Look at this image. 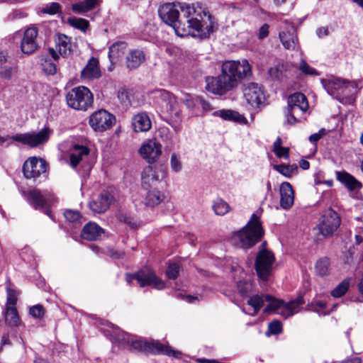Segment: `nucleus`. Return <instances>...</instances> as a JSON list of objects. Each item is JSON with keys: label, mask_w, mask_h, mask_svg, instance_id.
<instances>
[{"label": "nucleus", "mask_w": 363, "mask_h": 363, "mask_svg": "<svg viewBox=\"0 0 363 363\" xmlns=\"http://www.w3.org/2000/svg\"><path fill=\"white\" fill-rule=\"evenodd\" d=\"M158 13L162 21L182 38L191 35L205 38L214 30L213 18L201 8L167 3L160 6Z\"/></svg>", "instance_id": "nucleus-1"}, {"label": "nucleus", "mask_w": 363, "mask_h": 363, "mask_svg": "<svg viewBox=\"0 0 363 363\" xmlns=\"http://www.w3.org/2000/svg\"><path fill=\"white\" fill-rule=\"evenodd\" d=\"M252 73V67L247 60L225 62L221 74L207 80L206 89L216 94H225L236 87L243 79L250 77Z\"/></svg>", "instance_id": "nucleus-2"}, {"label": "nucleus", "mask_w": 363, "mask_h": 363, "mask_svg": "<svg viewBox=\"0 0 363 363\" xmlns=\"http://www.w3.org/2000/svg\"><path fill=\"white\" fill-rule=\"evenodd\" d=\"M264 235L259 217L253 213L246 225L232 237L235 245L248 248L259 242Z\"/></svg>", "instance_id": "nucleus-3"}, {"label": "nucleus", "mask_w": 363, "mask_h": 363, "mask_svg": "<svg viewBox=\"0 0 363 363\" xmlns=\"http://www.w3.org/2000/svg\"><path fill=\"white\" fill-rule=\"evenodd\" d=\"M264 299L267 303V306L264 309V313L277 312L285 318L297 313L304 303L303 299L301 297L288 303L274 298L269 295H265Z\"/></svg>", "instance_id": "nucleus-4"}, {"label": "nucleus", "mask_w": 363, "mask_h": 363, "mask_svg": "<svg viewBox=\"0 0 363 363\" xmlns=\"http://www.w3.org/2000/svg\"><path fill=\"white\" fill-rule=\"evenodd\" d=\"M93 94L86 86H79L69 90L66 94L69 107L78 111H86L93 104Z\"/></svg>", "instance_id": "nucleus-5"}, {"label": "nucleus", "mask_w": 363, "mask_h": 363, "mask_svg": "<svg viewBox=\"0 0 363 363\" xmlns=\"http://www.w3.org/2000/svg\"><path fill=\"white\" fill-rule=\"evenodd\" d=\"M50 134V129L45 128L38 133L32 132L18 133L13 136H0V145H4L6 142H9V144H11L12 141H16L30 147H36L45 143L48 140Z\"/></svg>", "instance_id": "nucleus-6"}, {"label": "nucleus", "mask_w": 363, "mask_h": 363, "mask_svg": "<svg viewBox=\"0 0 363 363\" xmlns=\"http://www.w3.org/2000/svg\"><path fill=\"white\" fill-rule=\"evenodd\" d=\"M275 257L272 251L267 249H261L256 257L255 269L258 277L267 281L273 269Z\"/></svg>", "instance_id": "nucleus-7"}, {"label": "nucleus", "mask_w": 363, "mask_h": 363, "mask_svg": "<svg viewBox=\"0 0 363 363\" xmlns=\"http://www.w3.org/2000/svg\"><path fill=\"white\" fill-rule=\"evenodd\" d=\"M288 107L289 111L286 113V120L289 124L292 125L298 121L296 118L298 111L305 113L308 109V99L303 94L296 92L289 97Z\"/></svg>", "instance_id": "nucleus-8"}, {"label": "nucleus", "mask_w": 363, "mask_h": 363, "mask_svg": "<svg viewBox=\"0 0 363 363\" xmlns=\"http://www.w3.org/2000/svg\"><path fill=\"white\" fill-rule=\"evenodd\" d=\"M112 330L110 335L113 339L119 343L126 344L130 351L134 352H145V340L133 337L121 330L118 327L111 325Z\"/></svg>", "instance_id": "nucleus-9"}, {"label": "nucleus", "mask_w": 363, "mask_h": 363, "mask_svg": "<svg viewBox=\"0 0 363 363\" xmlns=\"http://www.w3.org/2000/svg\"><path fill=\"white\" fill-rule=\"evenodd\" d=\"M133 279L136 280L141 287L152 285L158 290L165 288L164 282L149 268L143 269L136 273L127 275L128 282L130 283Z\"/></svg>", "instance_id": "nucleus-10"}, {"label": "nucleus", "mask_w": 363, "mask_h": 363, "mask_svg": "<svg viewBox=\"0 0 363 363\" xmlns=\"http://www.w3.org/2000/svg\"><path fill=\"white\" fill-rule=\"evenodd\" d=\"M341 218L333 209H327L317 225L319 233L324 237L331 236L340 227Z\"/></svg>", "instance_id": "nucleus-11"}, {"label": "nucleus", "mask_w": 363, "mask_h": 363, "mask_svg": "<svg viewBox=\"0 0 363 363\" xmlns=\"http://www.w3.org/2000/svg\"><path fill=\"white\" fill-rule=\"evenodd\" d=\"M26 198L29 203L35 208L43 211L50 218L53 219L50 206L51 195L47 191H41L39 189H33L27 193Z\"/></svg>", "instance_id": "nucleus-12"}, {"label": "nucleus", "mask_w": 363, "mask_h": 363, "mask_svg": "<svg viewBox=\"0 0 363 363\" xmlns=\"http://www.w3.org/2000/svg\"><path fill=\"white\" fill-rule=\"evenodd\" d=\"M89 123L95 131L104 132L113 126L115 117L106 110L101 109L90 116Z\"/></svg>", "instance_id": "nucleus-13"}, {"label": "nucleus", "mask_w": 363, "mask_h": 363, "mask_svg": "<svg viewBox=\"0 0 363 363\" xmlns=\"http://www.w3.org/2000/svg\"><path fill=\"white\" fill-rule=\"evenodd\" d=\"M161 106L175 122H181V111L177 98L169 91L162 90L160 91Z\"/></svg>", "instance_id": "nucleus-14"}, {"label": "nucleus", "mask_w": 363, "mask_h": 363, "mask_svg": "<svg viewBox=\"0 0 363 363\" xmlns=\"http://www.w3.org/2000/svg\"><path fill=\"white\" fill-rule=\"evenodd\" d=\"M279 37L285 49L295 50L299 48L295 26L288 21H284Z\"/></svg>", "instance_id": "nucleus-15"}, {"label": "nucleus", "mask_w": 363, "mask_h": 363, "mask_svg": "<svg viewBox=\"0 0 363 363\" xmlns=\"http://www.w3.org/2000/svg\"><path fill=\"white\" fill-rule=\"evenodd\" d=\"M244 97L251 106L259 107L265 99L262 86L255 82L247 84L243 88Z\"/></svg>", "instance_id": "nucleus-16"}, {"label": "nucleus", "mask_w": 363, "mask_h": 363, "mask_svg": "<svg viewBox=\"0 0 363 363\" xmlns=\"http://www.w3.org/2000/svg\"><path fill=\"white\" fill-rule=\"evenodd\" d=\"M47 163L45 160L37 157H30L25 161L23 166V172L27 179H35L41 174L45 173Z\"/></svg>", "instance_id": "nucleus-17"}, {"label": "nucleus", "mask_w": 363, "mask_h": 363, "mask_svg": "<svg viewBox=\"0 0 363 363\" xmlns=\"http://www.w3.org/2000/svg\"><path fill=\"white\" fill-rule=\"evenodd\" d=\"M139 152L143 159L152 164L161 155L162 145L154 140H149L141 146Z\"/></svg>", "instance_id": "nucleus-18"}, {"label": "nucleus", "mask_w": 363, "mask_h": 363, "mask_svg": "<svg viewBox=\"0 0 363 363\" xmlns=\"http://www.w3.org/2000/svg\"><path fill=\"white\" fill-rule=\"evenodd\" d=\"M38 30L35 26L28 28L21 41V49L25 54H31L38 48L37 36Z\"/></svg>", "instance_id": "nucleus-19"}, {"label": "nucleus", "mask_w": 363, "mask_h": 363, "mask_svg": "<svg viewBox=\"0 0 363 363\" xmlns=\"http://www.w3.org/2000/svg\"><path fill=\"white\" fill-rule=\"evenodd\" d=\"M164 174L162 168L148 166L145 167L141 175L142 185L145 189H147L160 180Z\"/></svg>", "instance_id": "nucleus-20"}, {"label": "nucleus", "mask_w": 363, "mask_h": 363, "mask_svg": "<svg viewBox=\"0 0 363 363\" xmlns=\"http://www.w3.org/2000/svg\"><path fill=\"white\" fill-rule=\"evenodd\" d=\"M280 206L283 209H290L294 203V191L290 183L284 182L279 187Z\"/></svg>", "instance_id": "nucleus-21"}, {"label": "nucleus", "mask_w": 363, "mask_h": 363, "mask_svg": "<svg viewBox=\"0 0 363 363\" xmlns=\"http://www.w3.org/2000/svg\"><path fill=\"white\" fill-rule=\"evenodd\" d=\"M336 179L349 191H352L362 189V184L354 176L345 171L336 172Z\"/></svg>", "instance_id": "nucleus-22"}, {"label": "nucleus", "mask_w": 363, "mask_h": 363, "mask_svg": "<svg viewBox=\"0 0 363 363\" xmlns=\"http://www.w3.org/2000/svg\"><path fill=\"white\" fill-rule=\"evenodd\" d=\"M101 75V72L98 59L94 57H91L81 72L82 78L94 79L99 78Z\"/></svg>", "instance_id": "nucleus-23"}, {"label": "nucleus", "mask_w": 363, "mask_h": 363, "mask_svg": "<svg viewBox=\"0 0 363 363\" xmlns=\"http://www.w3.org/2000/svg\"><path fill=\"white\" fill-rule=\"evenodd\" d=\"M145 61V55L142 50L133 49L129 51L125 57L126 67L135 69Z\"/></svg>", "instance_id": "nucleus-24"}, {"label": "nucleus", "mask_w": 363, "mask_h": 363, "mask_svg": "<svg viewBox=\"0 0 363 363\" xmlns=\"http://www.w3.org/2000/svg\"><path fill=\"white\" fill-rule=\"evenodd\" d=\"M132 126L135 132H146L151 128L152 123L149 116L141 112L133 117Z\"/></svg>", "instance_id": "nucleus-25"}, {"label": "nucleus", "mask_w": 363, "mask_h": 363, "mask_svg": "<svg viewBox=\"0 0 363 363\" xmlns=\"http://www.w3.org/2000/svg\"><path fill=\"white\" fill-rule=\"evenodd\" d=\"M112 199L109 193H103L97 200L89 203V208L95 213H103L109 208Z\"/></svg>", "instance_id": "nucleus-26"}, {"label": "nucleus", "mask_w": 363, "mask_h": 363, "mask_svg": "<svg viewBox=\"0 0 363 363\" xmlns=\"http://www.w3.org/2000/svg\"><path fill=\"white\" fill-rule=\"evenodd\" d=\"M145 353L153 354H164L175 356V352L169 346L160 343L159 341H145Z\"/></svg>", "instance_id": "nucleus-27"}, {"label": "nucleus", "mask_w": 363, "mask_h": 363, "mask_svg": "<svg viewBox=\"0 0 363 363\" xmlns=\"http://www.w3.org/2000/svg\"><path fill=\"white\" fill-rule=\"evenodd\" d=\"M89 154V149L84 145H74L70 150L69 160L72 167H76Z\"/></svg>", "instance_id": "nucleus-28"}, {"label": "nucleus", "mask_w": 363, "mask_h": 363, "mask_svg": "<svg viewBox=\"0 0 363 363\" xmlns=\"http://www.w3.org/2000/svg\"><path fill=\"white\" fill-rule=\"evenodd\" d=\"M56 50L62 57H67L72 52L71 39L64 34H59L55 38Z\"/></svg>", "instance_id": "nucleus-29"}, {"label": "nucleus", "mask_w": 363, "mask_h": 363, "mask_svg": "<svg viewBox=\"0 0 363 363\" xmlns=\"http://www.w3.org/2000/svg\"><path fill=\"white\" fill-rule=\"evenodd\" d=\"M104 233V230L95 223H89L82 229V237L88 240H96Z\"/></svg>", "instance_id": "nucleus-30"}, {"label": "nucleus", "mask_w": 363, "mask_h": 363, "mask_svg": "<svg viewBox=\"0 0 363 363\" xmlns=\"http://www.w3.org/2000/svg\"><path fill=\"white\" fill-rule=\"evenodd\" d=\"M322 82L325 89L331 96H335L337 94L347 83L345 80H342L335 77L323 80Z\"/></svg>", "instance_id": "nucleus-31"}, {"label": "nucleus", "mask_w": 363, "mask_h": 363, "mask_svg": "<svg viewBox=\"0 0 363 363\" xmlns=\"http://www.w3.org/2000/svg\"><path fill=\"white\" fill-rule=\"evenodd\" d=\"M213 115L218 116L225 121H235L243 124H246L247 123V119L243 115L232 110H219L213 112Z\"/></svg>", "instance_id": "nucleus-32"}, {"label": "nucleus", "mask_w": 363, "mask_h": 363, "mask_svg": "<svg viewBox=\"0 0 363 363\" xmlns=\"http://www.w3.org/2000/svg\"><path fill=\"white\" fill-rule=\"evenodd\" d=\"M127 47L126 43L117 42L109 48L108 58L112 64L116 63L123 56Z\"/></svg>", "instance_id": "nucleus-33"}, {"label": "nucleus", "mask_w": 363, "mask_h": 363, "mask_svg": "<svg viewBox=\"0 0 363 363\" xmlns=\"http://www.w3.org/2000/svg\"><path fill=\"white\" fill-rule=\"evenodd\" d=\"M101 0H83L72 5V10L77 13L88 12L101 3Z\"/></svg>", "instance_id": "nucleus-34"}, {"label": "nucleus", "mask_w": 363, "mask_h": 363, "mask_svg": "<svg viewBox=\"0 0 363 363\" xmlns=\"http://www.w3.org/2000/svg\"><path fill=\"white\" fill-rule=\"evenodd\" d=\"M164 199V194L154 189L147 191L145 199V204L147 206L154 207L160 203Z\"/></svg>", "instance_id": "nucleus-35"}, {"label": "nucleus", "mask_w": 363, "mask_h": 363, "mask_svg": "<svg viewBox=\"0 0 363 363\" xmlns=\"http://www.w3.org/2000/svg\"><path fill=\"white\" fill-rule=\"evenodd\" d=\"M316 275L320 277L328 276L330 272V262L328 257L319 259L315 265Z\"/></svg>", "instance_id": "nucleus-36"}, {"label": "nucleus", "mask_w": 363, "mask_h": 363, "mask_svg": "<svg viewBox=\"0 0 363 363\" xmlns=\"http://www.w3.org/2000/svg\"><path fill=\"white\" fill-rule=\"evenodd\" d=\"M265 295L255 294L249 297L247 304L252 307L253 311L250 314L251 315H255L257 314L260 308L263 306L265 302Z\"/></svg>", "instance_id": "nucleus-37"}, {"label": "nucleus", "mask_w": 363, "mask_h": 363, "mask_svg": "<svg viewBox=\"0 0 363 363\" xmlns=\"http://www.w3.org/2000/svg\"><path fill=\"white\" fill-rule=\"evenodd\" d=\"M282 140L278 137L273 144V152L277 157L287 159L289 156V150L281 146Z\"/></svg>", "instance_id": "nucleus-38"}, {"label": "nucleus", "mask_w": 363, "mask_h": 363, "mask_svg": "<svg viewBox=\"0 0 363 363\" xmlns=\"http://www.w3.org/2000/svg\"><path fill=\"white\" fill-rule=\"evenodd\" d=\"M212 208L215 213L218 216L226 214L230 209L229 204L221 199L216 200Z\"/></svg>", "instance_id": "nucleus-39"}, {"label": "nucleus", "mask_w": 363, "mask_h": 363, "mask_svg": "<svg viewBox=\"0 0 363 363\" xmlns=\"http://www.w3.org/2000/svg\"><path fill=\"white\" fill-rule=\"evenodd\" d=\"M274 169L281 174L286 177H291L298 170V167L296 164L286 165V164H275Z\"/></svg>", "instance_id": "nucleus-40"}, {"label": "nucleus", "mask_w": 363, "mask_h": 363, "mask_svg": "<svg viewBox=\"0 0 363 363\" xmlns=\"http://www.w3.org/2000/svg\"><path fill=\"white\" fill-rule=\"evenodd\" d=\"M5 320L11 326H16L19 321V317L16 307L6 308Z\"/></svg>", "instance_id": "nucleus-41"}, {"label": "nucleus", "mask_w": 363, "mask_h": 363, "mask_svg": "<svg viewBox=\"0 0 363 363\" xmlns=\"http://www.w3.org/2000/svg\"><path fill=\"white\" fill-rule=\"evenodd\" d=\"M238 293L242 297H247L252 291L253 285L250 280H241L237 284Z\"/></svg>", "instance_id": "nucleus-42"}, {"label": "nucleus", "mask_w": 363, "mask_h": 363, "mask_svg": "<svg viewBox=\"0 0 363 363\" xmlns=\"http://www.w3.org/2000/svg\"><path fill=\"white\" fill-rule=\"evenodd\" d=\"M349 287L350 279H345L331 291V295L335 298H340L346 294Z\"/></svg>", "instance_id": "nucleus-43"}, {"label": "nucleus", "mask_w": 363, "mask_h": 363, "mask_svg": "<svg viewBox=\"0 0 363 363\" xmlns=\"http://www.w3.org/2000/svg\"><path fill=\"white\" fill-rule=\"evenodd\" d=\"M67 22L70 26L83 31H84L89 26L88 21L81 18L70 17L68 18Z\"/></svg>", "instance_id": "nucleus-44"}, {"label": "nucleus", "mask_w": 363, "mask_h": 363, "mask_svg": "<svg viewBox=\"0 0 363 363\" xmlns=\"http://www.w3.org/2000/svg\"><path fill=\"white\" fill-rule=\"evenodd\" d=\"M64 216L67 220L72 223H79L82 218L81 214L78 211L69 209L64 212Z\"/></svg>", "instance_id": "nucleus-45"}, {"label": "nucleus", "mask_w": 363, "mask_h": 363, "mask_svg": "<svg viewBox=\"0 0 363 363\" xmlns=\"http://www.w3.org/2000/svg\"><path fill=\"white\" fill-rule=\"evenodd\" d=\"M7 298H6V308H11L16 307V304L17 302V296L16 293L13 289H11L10 288H7Z\"/></svg>", "instance_id": "nucleus-46"}, {"label": "nucleus", "mask_w": 363, "mask_h": 363, "mask_svg": "<svg viewBox=\"0 0 363 363\" xmlns=\"http://www.w3.org/2000/svg\"><path fill=\"white\" fill-rule=\"evenodd\" d=\"M16 72V68L14 67L4 66L1 68L0 77L4 79L9 80Z\"/></svg>", "instance_id": "nucleus-47"}, {"label": "nucleus", "mask_w": 363, "mask_h": 363, "mask_svg": "<svg viewBox=\"0 0 363 363\" xmlns=\"http://www.w3.org/2000/svg\"><path fill=\"white\" fill-rule=\"evenodd\" d=\"M29 313L35 318H42L44 316L45 310L43 306L37 304L30 308Z\"/></svg>", "instance_id": "nucleus-48"}, {"label": "nucleus", "mask_w": 363, "mask_h": 363, "mask_svg": "<svg viewBox=\"0 0 363 363\" xmlns=\"http://www.w3.org/2000/svg\"><path fill=\"white\" fill-rule=\"evenodd\" d=\"M179 269L180 267L179 264L176 263L169 264L166 271V274L168 278L175 279L177 277L179 272Z\"/></svg>", "instance_id": "nucleus-49"}, {"label": "nucleus", "mask_w": 363, "mask_h": 363, "mask_svg": "<svg viewBox=\"0 0 363 363\" xmlns=\"http://www.w3.org/2000/svg\"><path fill=\"white\" fill-rule=\"evenodd\" d=\"M117 218L120 221L126 223L131 228H135L137 226L136 222L134 220V219L126 214L119 213L117 215Z\"/></svg>", "instance_id": "nucleus-50"}, {"label": "nucleus", "mask_w": 363, "mask_h": 363, "mask_svg": "<svg viewBox=\"0 0 363 363\" xmlns=\"http://www.w3.org/2000/svg\"><path fill=\"white\" fill-rule=\"evenodd\" d=\"M299 69L300 70L306 74H311V75H317L318 74L317 71L310 67L305 61L302 60L301 62H300V65H299Z\"/></svg>", "instance_id": "nucleus-51"}, {"label": "nucleus", "mask_w": 363, "mask_h": 363, "mask_svg": "<svg viewBox=\"0 0 363 363\" xmlns=\"http://www.w3.org/2000/svg\"><path fill=\"white\" fill-rule=\"evenodd\" d=\"M170 165L175 172H179L182 169V163L175 154H172L171 156Z\"/></svg>", "instance_id": "nucleus-52"}, {"label": "nucleus", "mask_w": 363, "mask_h": 363, "mask_svg": "<svg viewBox=\"0 0 363 363\" xmlns=\"http://www.w3.org/2000/svg\"><path fill=\"white\" fill-rule=\"evenodd\" d=\"M268 329L272 334H278L281 332L282 327L279 321H272L269 324Z\"/></svg>", "instance_id": "nucleus-53"}, {"label": "nucleus", "mask_w": 363, "mask_h": 363, "mask_svg": "<svg viewBox=\"0 0 363 363\" xmlns=\"http://www.w3.org/2000/svg\"><path fill=\"white\" fill-rule=\"evenodd\" d=\"M43 70L49 74H54L56 72L57 69L55 64L48 60H45L44 63H43Z\"/></svg>", "instance_id": "nucleus-54"}, {"label": "nucleus", "mask_w": 363, "mask_h": 363, "mask_svg": "<svg viewBox=\"0 0 363 363\" xmlns=\"http://www.w3.org/2000/svg\"><path fill=\"white\" fill-rule=\"evenodd\" d=\"M60 4L56 2H52L50 5L44 9V12L50 14H55L60 10Z\"/></svg>", "instance_id": "nucleus-55"}, {"label": "nucleus", "mask_w": 363, "mask_h": 363, "mask_svg": "<svg viewBox=\"0 0 363 363\" xmlns=\"http://www.w3.org/2000/svg\"><path fill=\"white\" fill-rule=\"evenodd\" d=\"M269 74L271 77L274 79H279L281 77V71L279 69V67H271L269 69Z\"/></svg>", "instance_id": "nucleus-56"}, {"label": "nucleus", "mask_w": 363, "mask_h": 363, "mask_svg": "<svg viewBox=\"0 0 363 363\" xmlns=\"http://www.w3.org/2000/svg\"><path fill=\"white\" fill-rule=\"evenodd\" d=\"M324 132H325L324 130H321L318 133H315L310 135V137H309L310 142L315 143L317 141H318L322 138L323 135L324 134Z\"/></svg>", "instance_id": "nucleus-57"}, {"label": "nucleus", "mask_w": 363, "mask_h": 363, "mask_svg": "<svg viewBox=\"0 0 363 363\" xmlns=\"http://www.w3.org/2000/svg\"><path fill=\"white\" fill-rule=\"evenodd\" d=\"M269 34V26L267 24H264L260 28L259 31V38L263 39L266 38Z\"/></svg>", "instance_id": "nucleus-58"}, {"label": "nucleus", "mask_w": 363, "mask_h": 363, "mask_svg": "<svg viewBox=\"0 0 363 363\" xmlns=\"http://www.w3.org/2000/svg\"><path fill=\"white\" fill-rule=\"evenodd\" d=\"M316 34L319 38H323L328 35L329 31L327 27H320L317 29Z\"/></svg>", "instance_id": "nucleus-59"}, {"label": "nucleus", "mask_w": 363, "mask_h": 363, "mask_svg": "<svg viewBox=\"0 0 363 363\" xmlns=\"http://www.w3.org/2000/svg\"><path fill=\"white\" fill-rule=\"evenodd\" d=\"M184 103L189 109H192L195 105L193 99L189 96H187L186 99H184Z\"/></svg>", "instance_id": "nucleus-60"}, {"label": "nucleus", "mask_w": 363, "mask_h": 363, "mask_svg": "<svg viewBox=\"0 0 363 363\" xmlns=\"http://www.w3.org/2000/svg\"><path fill=\"white\" fill-rule=\"evenodd\" d=\"M340 363H362L361 358L358 357H353L350 358H347Z\"/></svg>", "instance_id": "nucleus-61"}, {"label": "nucleus", "mask_w": 363, "mask_h": 363, "mask_svg": "<svg viewBox=\"0 0 363 363\" xmlns=\"http://www.w3.org/2000/svg\"><path fill=\"white\" fill-rule=\"evenodd\" d=\"M299 165L303 169H308L310 167L309 162L305 160H301L299 162Z\"/></svg>", "instance_id": "nucleus-62"}, {"label": "nucleus", "mask_w": 363, "mask_h": 363, "mask_svg": "<svg viewBox=\"0 0 363 363\" xmlns=\"http://www.w3.org/2000/svg\"><path fill=\"white\" fill-rule=\"evenodd\" d=\"M123 255H124V254L122 252H115L111 254V256L113 258H116V259L122 258L123 257Z\"/></svg>", "instance_id": "nucleus-63"}, {"label": "nucleus", "mask_w": 363, "mask_h": 363, "mask_svg": "<svg viewBox=\"0 0 363 363\" xmlns=\"http://www.w3.org/2000/svg\"><path fill=\"white\" fill-rule=\"evenodd\" d=\"M34 363H49V362L43 358L38 357L34 361Z\"/></svg>", "instance_id": "nucleus-64"}]
</instances>
